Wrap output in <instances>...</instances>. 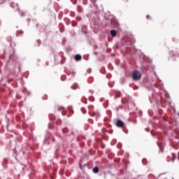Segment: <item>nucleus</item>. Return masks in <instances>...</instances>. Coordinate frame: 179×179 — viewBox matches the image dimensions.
I'll return each mask as SVG.
<instances>
[{"label":"nucleus","mask_w":179,"mask_h":179,"mask_svg":"<svg viewBox=\"0 0 179 179\" xmlns=\"http://www.w3.org/2000/svg\"><path fill=\"white\" fill-rule=\"evenodd\" d=\"M115 124L117 128H124V127H125V123H124V122L120 119H116Z\"/></svg>","instance_id":"nucleus-1"},{"label":"nucleus","mask_w":179,"mask_h":179,"mask_svg":"<svg viewBox=\"0 0 179 179\" xmlns=\"http://www.w3.org/2000/svg\"><path fill=\"white\" fill-rule=\"evenodd\" d=\"M179 57L178 52H173V51L170 52V58L173 62L176 61L177 58Z\"/></svg>","instance_id":"nucleus-2"},{"label":"nucleus","mask_w":179,"mask_h":179,"mask_svg":"<svg viewBox=\"0 0 179 179\" xmlns=\"http://www.w3.org/2000/svg\"><path fill=\"white\" fill-rule=\"evenodd\" d=\"M110 24L112 26H114V27H118L120 26V23L118 22V20L115 19V17H113L110 20Z\"/></svg>","instance_id":"nucleus-3"},{"label":"nucleus","mask_w":179,"mask_h":179,"mask_svg":"<svg viewBox=\"0 0 179 179\" xmlns=\"http://www.w3.org/2000/svg\"><path fill=\"white\" fill-rule=\"evenodd\" d=\"M141 78H142V73H141V71L136 70L135 71V80H141Z\"/></svg>","instance_id":"nucleus-4"},{"label":"nucleus","mask_w":179,"mask_h":179,"mask_svg":"<svg viewBox=\"0 0 179 179\" xmlns=\"http://www.w3.org/2000/svg\"><path fill=\"white\" fill-rule=\"evenodd\" d=\"M74 59H76V61H80V59H82V56H80V55H76Z\"/></svg>","instance_id":"nucleus-5"},{"label":"nucleus","mask_w":179,"mask_h":179,"mask_svg":"<svg viewBox=\"0 0 179 179\" xmlns=\"http://www.w3.org/2000/svg\"><path fill=\"white\" fill-rule=\"evenodd\" d=\"M110 35L112 37H115V36H117V31L114 29L110 30Z\"/></svg>","instance_id":"nucleus-6"},{"label":"nucleus","mask_w":179,"mask_h":179,"mask_svg":"<svg viewBox=\"0 0 179 179\" xmlns=\"http://www.w3.org/2000/svg\"><path fill=\"white\" fill-rule=\"evenodd\" d=\"M93 173H99V167L95 166V167L93 169Z\"/></svg>","instance_id":"nucleus-7"},{"label":"nucleus","mask_w":179,"mask_h":179,"mask_svg":"<svg viewBox=\"0 0 179 179\" xmlns=\"http://www.w3.org/2000/svg\"><path fill=\"white\" fill-rule=\"evenodd\" d=\"M115 94L116 96V97H121V93L120 92H115Z\"/></svg>","instance_id":"nucleus-8"},{"label":"nucleus","mask_w":179,"mask_h":179,"mask_svg":"<svg viewBox=\"0 0 179 179\" xmlns=\"http://www.w3.org/2000/svg\"><path fill=\"white\" fill-rule=\"evenodd\" d=\"M131 76H132V79L135 80V71H133Z\"/></svg>","instance_id":"nucleus-9"},{"label":"nucleus","mask_w":179,"mask_h":179,"mask_svg":"<svg viewBox=\"0 0 179 179\" xmlns=\"http://www.w3.org/2000/svg\"><path fill=\"white\" fill-rule=\"evenodd\" d=\"M78 12H83V10H82V7H80V6H78Z\"/></svg>","instance_id":"nucleus-10"},{"label":"nucleus","mask_w":179,"mask_h":179,"mask_svg":"<svg viewBox=\"0 0 179 179\" xmlns=\"http://www.w3.org/2000/svg\"><path fill=\"white\" fill-rule=\"evenodd\" d=\"M146 18H147L148 20L150 19V15H146Z\"/></svg>","instance_id":"nucleus-11"},{"label":"nucleus","mask_w":179,"mask_h":179,"mask_svg":"<svg viewBox=\"0 0 179 179\" xmlns=\"http://www.w3.org/2000/svg\"><path fill=\"white\" fill-rule=\"evenodd\" d=\"M165 96H166V98H169V95H168L167 94L165 95Z\"/></svg>","instance_id":"nucleus-12"},{"label":"nucleus","mask_w":179,"mask_h":179,"mask_svg":"<svg viewBox=\"0 0 179 179\" xmlns=\"http://www.w3.org/2000/svg\"><path fill=\"white\" fill-rule=\"evenodd\" d=\"M160 151L163 152V149L162 148V147H160Z\"/></svg>","instance_id":"nucleus-13"},{"label":"nucleus","mask_w":179,"mask_h":179,"mask_svg":"<svg viewBox=\"0 0 179 179\" xmlns=\"http://www.w3.org/2000/svg\"><path fill=\"white\" fill-rule=\"evenodd\" d=\"M62 108H63V107H60V108H59V110H62Z\"/></svg>","instance_id":"nucleus-14"},{"label":"nucleus","mask_w":179,"mask_h":179,"mask_svg":"<svg viewBox=\"0 0 179 179\" xmlns=\"http://www.w3.org/2000/svg\"><path fill=\"white\" fill-rule=\"evenodd\" d=\"M137 179H141V177L137 178Z\"/></svg>","instance_id":"nucleus-15"},{"label":"nucleus","mask_w":179,"mask_h":179,"mask_svg":"<svg viewBox=\"0 0 179 179\" xmlns=\"http://www.w3.org/2000/svg\"><path fill=\"white\" fill-rule=\"evenodd\" d=\"M91 107V108H93V106H90Z\"/></svg>","instance_id":"nucleus-16"},{"label":"nucleus","mask_w":179,"mask_h":179,"mask_svg":"<svg viewBox=\"0 0 179 179\" xmlns=\"http://www.w3.org/2000/svg\"><path fill=\"white\" fill-rule=\"evenodd\" d=\"M178 115H179V113H178Z\"/></svg>","instance_id":"nucleus-17"}]
</instances>
